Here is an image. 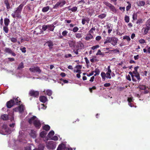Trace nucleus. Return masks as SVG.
<instances>
[{
    "label": "nucleus",
    "instance_id": "nucleus-5",
    "mask_svg": "<svg viewBox=\"0 0 150 150\" xmlns=\"http://www.w3.org/2000/svg\"><path fill=\"white\" fill-rule=\"evenodd\" d=\"M12 131V129H10L6 125H4L1 129H0V134L5 135L10 134Z\"/></svg>",
    "mask_w": 150,
    "mask_h": 150
},
{
    "label": "nucleus",
    "instance_id": "nucleus-35",
    "mask_svg": "<svg viewBox=\"0 0 150 150\" xmlns=\"http://www.w3.org/2000/svg\"><path fill=\"white\" fill-rule=\"evenodd\" d=\"M68 9L69 10H71L72 12H75L77 11V8L76 6L74 7L71 8H69L68 7Z\"/></svg>",
    "mask_w": 150,
    "mask_h": 150
},
{
    "label": "nucleus",
    "instance_id": "nucleus-36",
    "mask_svg": "<svg viewBox=\"0 0 150 150\" xmlns=\"http://www.w3.org/2000/svg\"><path fill=\"white\" fill-rule=\"evenodd\" d=\"M47 43V44L48 46L50 48H52V47L53 45V43L50 41H48Z\"/></svg>",
    "mask_w": 150,
    "mask_h": 150
},
{
    "label": "nucleus",
    "instance_id": "nucleus-21",
    "mask_svg": "<svg viewBox=\"0 0 150 150\" xmlns=\"http://www.w3.org/2000/svg\"><path fill=\"white\" fill-rule=\"evenodd\" d=\"M89 20L88 18H84L82 19V23L83 25H84L85 23V22H86L88 23H89Z\"/></svg>",
    "mask_w": 150,
    "mask_h": 150
},
{
    "label": "nucleus",
    "instance_id": "nucleus-59",
    "mask_svg": "<svg viewBox=\"0 0 150 150\" xmlns=\"http://www.w3.org/2000/svg\"><path fill=\"white\" fill-rule=\"evenodd\" d=\"M95 27L92 28L89 31V33H91L93 32V31L95 30Z\"/></svg>",
    "mask_w": 150,
    "mask_h": 150
},
{
    "label": "nucleus",
    "instance_id": "nucleus-31",
    "mask_svg": "<svg viewBox=\"0 0 150 150\" xmlns=\"http://www.w3.org/2000/svg\"><path fill=\"white\" fill-rule=\"evenodd\" d=\"M12 50L9 48H6L4 50V52L6 53L10 54L11 53Z\"/></svg>",
    "mask_w": 150,
    "mask_h": 150
},
{
    "label": "nucleus",
    "instance_id": "nucleus-23",
    "mask_svg": "<svg viewBox=\"0 0 150 150\" xmlns=\"http://www.w3.org/2000/svg\"><path fill=\"white\" fill-rule=\"evenodd\" d=\"M10 21L9 19L5 18L4 19V23L5 26H8L9 23Z\"/></svg>",
    "mask_w": 150,
    "mask_h": 150
},
{
    "label": "nucleus",
    "instance_id": "nucleus-4",
    "mask_svg": "<svg viewBox=\"0 0 150 150\" xmlns=\"http://www.w3.org/2000/svg\"><path fill=\"white\" fill-rule=\"evenodd\" d=\"M105 71L106 72V73L103 72H102L101 73V76L102 79L104 80L105 79V78L110 79L111 78V73L112 71L110 68V66H108Z\"/></svg>",
    "mask_w": 150,
    "mask_h": 150
},
{
    "label": "nucleus",
    "instance_id": "nucleus-43",
    "mask_svg": "<svg viewBox=\"0 0 150 150\" xmlns=\"http://www.w3.org/2000/svg\"><path fill=\"white\" fill-rule=\"evenodd\" d=\"M106 16V15L104 13H103L98 16V17L101 19H103Z\"/></svg>",
    "mask_w": 150,
    "mask_h": 150
},
{
    "label": "nucleus",
    "instance_id": "nucleus-11",
    "mask_svg": "<svg viewBox=\"0 0 150 150\" xmlns=\"http://www.w3.org/2000/svg\"><path fill=\"white\" fill-rule=\"evenodd\" d=\"M127 101L128 102V105L131 107H135L136 106H135L134 104V99L132 97H130L128 98Z\"/></svg>",
    "mask_w": 150,
    "mask_h": 150
},
{
    "label": "nucleus",
    "instance_id": "nucleus-16",
    "mask_svg": "<svg viewBox=\"0 0 150 150\" xmlns=\"http://www.w3.org/2000/svg\"><path fill=\"white\" fill-rule=\"evenodd\" d=\"M67 147L65 144L62 143L59 145L57 150H66Z\"/></svg>",
    "mask_w": 150,
    "mask_h": 150
},
{
    "label": "nucleus",
    "instance_id": "nucleus-3",
    "mask_svg": "<svg viewBox=\"0 0 150 150\" xmlns=\"http://www.w3.org/2000/svg\"><path fill=\"white\" fill-rule=\"evenodd\" d=\"M18 98V97L17 98L14 97L13 99L8 102L6 103L7 107L8 108H10L14 105H19L21 101L19 100Z\"/></svg>",
    "mask_w": 150,
    "mask_h": 150
},
{
    "label": "nucleus",
    "instance_id": "nucleus-26",
    "mask_svg": "<svg viewBox=\"0 0 150 150\" xmlns=\"http://www.w3.org/2000/svg\"><path fill=\"white\" fill-rule=\"evenodd\" d=\"M47 134L46 131H42L41 132L40 134V136L42 138H44L45 137Z\"/></svg>",
    "mask_w": 150,
    "mask_h": 150
},
{
    "label": "nucleus",
    "instance_id": "nucleus-33",
    "mask_svg": "<svg viewBox=\"0 0 150 150\" xmlns=\"http://www.w3.org/2000/svg\"><path fill=\"white\" fill-rule=\"evenodd\" d=\"M44 129L46 131L49 130L50 129V127L48 125H46L43 127Z\"/></svg>",
    "mask_w": 150,
    "mask_h": 150
},
{
    "label": "nucleus",
    "instance_id": "nucleus-62",
    "mask_svg": "<svg viewBox=\"0 0 150 150\" xmlns=\"http://www.w3.org/2000/svg\"><path fill=\"white\" fill-rule=\"evenodd\" d=\"M107 28L108 29H112V26H111V24H108L107 25Z\"/></svg>",
    "mask_w": 150,
    "mask_h": 150
},
{
    "label": "nucleus",
    "instance_id": "nucleus-52",
    "mask_svg": "<svg viewBox=\"0 0 150 150\" xmlns=\"http://www.w3.org/2000/svg\"><path fill=\"white\" fill-rule=\"evenodd\" d=\"M68 33L67 31L66 30L64 31L62 33V34L63 36H65Z\"/></svg>",
    "mask_w": 150,
    "mask_h": 150
},
{
    "label": "nucleus",
    "instance_id": "nucleus-13",
    "mask_svg": "<svg viewBox=\"0 0 150 150\" xmlns=\"http://www.w3.org/2000/svg\"><path fill=\"white\" fill-rule=\"evenodd\" d=\"M118 41V39L115 37H111V44L113 46L116 45Z\"/></svg>",
    "mask_w": 150,
    "mask_h": 150
},
{
    "label": "nucleus",
    "instance_id": "nucleus-18",
    "mask_svg": "<svg viewBox=\"0 0 150 150\" xmlns=\"http://www.w3.org/2000/svg\"><path fill=\"white\" fill-rule=\"evenodd\" d=\"M39 99L40 101L43 103H45L48 100L47 97L44 96H40Z\"/></svg>",
    "mask_w": 150,
    "mask_h": 150
},
{
    "label": "nucleus",
    "instance_id": "nucleus-44",
    "mask_svg": "<svg viewBox=\"0 0 150 150\" xmlns=\"http://www.w3.org/2000/svg\"><path fill=\"white\" fill-rule=\"evenodd\" d=\"M91 62H93L98 61V60L96 58V57H94L93 58L90 59Z\"/></svg>",
    "mask_w": 150,
    "mask_h": 150
},
{
    "label": "nucleus",
    "instance_id": "nucleus-6",
    "mask_svg": "<svg viewBox=\"0 0 150 150\" xmlns=\"http://www.w3.org/2000/svg\"><path fill=\"white\" fill-rule=\"evenodd\" d=\"M26 137V135L25 134L24 131L20 130L19 132V135L18 137V139L19 141L20 142H22L24 143H25V138Z\"/></svg>",
    "mask_w": 150,
    "mask_h": 150
},
{
    "label": "nucleus",
    "instance_id": "nucleus-9",
    "mask_svg": "<svg viewBox=\"0 0 150 150\" xmlns=\"http://www.w3.org/2000/svg\"><path fill=\"white\" fill-rule=\"evenodd\" d=\"M47 147L49 149H54L55 148L56 146L52 141H50L46 144Z\"/></svg>",
    "mask_w": 150,
    "mask_h": 150
},
{
    "label": "nucleus",
    "instance_id": "nucleus-40",
    "mask_svg": "<svg viewBox=\"0 0 150 150\" xmlns=\"http://www.w3.org/2000/svg\"><path fill=\"white\" fill-rule=\"evenodd\" d=\"M75 35L76 37L78 39L82 37L81 34L80 33H76Z\"/></svg>",
    "mask_w": 150,
    "mask_h": 150
},
{
    "label": "nucleus",
    "instance_id": "nucleus-7",
    "mask_svg": "<svg viewBox=\"0 0 150 150\" xmlns=\"http://www.w3.org/2000/svg\"><path fill=\"white\" fill-rule=\"evenodd\" d=\"M66 3L65 1L64 0H60L54 6L53 8L57 9L59 7H62Z\"/></svg>",
    "mask_w": 150,
    "mask_h": 150
},
{
    "label": "nucleus",
    "instance_id": "nucleus-56",
    "mask_svg": "<svg viewBox=\"0 0 150 150\" xmlns=\"http://www.w3.org/2000/svg\"><path fill=\"white\" fill-rule=\"evenodd\" d=\"M40 107H41V108L44 110L46 109L47 108V106H45L44 104H42L40 106Z\"/></svg>",
    "mask_w": 150,
    "mask_h": 150
},
{
    "label": "nucleus",
    "instance_id": "nucleus-12",
    "mask_svg": "<svg viewBox=\"0 0 150 150\" xmlns=\"http://www.w3.org/2000/svg\"><path fill=\"white\" fill-rule=\"evenodd\" d=\"M129 74L131 75L132 80L134 81H136V80L134 79V77H136L137 79L138 80H139L140 79V75L139 73L135 75H134L132 74V73L131 72H129Z\"/></svg>",
    "mask_w": 150,
    "mask_h": 150
},
{
    "label": "nucleus",
    "instance_id": "nucleus-27",
    "mask_svg": "<svg viewBox=\"0 0 150 150\" xmlns=\"http://www.w3.org/2000/svg\"><path fill=\"white\" fill-rule=\"evenodd\" d=\"M48 26L47 29L48 30L51 31H53L54 30V27L52 25H48Z\"/></svg>",
    "mask_w": 150,
    "mask_h": 150
},
{
    "label": "nucleus",
    "instance_id": "nucleus-61",
    "mask_svg": "<svg viewBox=\"0 0 150 150\" xmlns=\"http://www.w3.org/2000/svg\"><path fill=\"white\" fill-rule=\"evenodd\" d=\"M76 68L77 69L81 70L82 68V66L81 65H77L76 66Z\"/></svg>",
    "mask_w": 150,
    "mask_h": 150
},
{
    "label": "nucleus",
    "instance_id": "nucleus-32",
    "mask_svg": "<svg viewBox=\"0 0 150 150\" xmlns=\"http://www.w3.org/2000/svg\"><path fill=\"white\" fill-rule=\"evenodd\" d=\"M49 8L50 7L49 6L44 7L42 8V11L43 12H46L48 11Z\"/></svg>",
    "mask_w": 150,
    "mask_h": 150
},
{
    "label": "nucleus",
    "instance_id": "nucleus-63",
    "mask_svg": "<svg viewBox=\"0 0 150 150\" xmlns=\"http://www.w3.org/2000/svg\"><path fill=\"white\" fill-rule=\"evenodd\" d=\"M8 61L13 62L14 60V59L13 58H8L7 59Z\"/></svg>",
    "mask_w": 150,
    "mask_h": 150
},
{
    "label": "nucleus",
    "instance_id": "nucleus-28",
    "mask_svg": "<svg viewBox=\"0 0 150 150\" xmlns=\"http://www.w3.org/2000/svg\"><path fill=\"white\" fill-rule=\"evenodd\" d=\"M4 4L6 6V8L9 9L10 8V6L8 0H5L4 1Z\"/></svg>",
    "mask_w": 150,
    "mask_h": 150
},
{
    "label": "nucleus",
    "instance_id": "nucleus-24",
    "mask_svg": "<svg viewBox=\"0 0 150 150\" xmlns=\"http://www.w3.org/2000/svg\"><path fill=\"white\" fill-rule=\"evenodd\" d=\"M138 6H144L145 4V2L144 1H140L137 2Z\"/></svg>",
    "mask_w": 150,
    "mask_h": 150
},
{
    "label": "nucleus",
    "instance_id": "nucleus-53",
    "mask_svg": "<svg viewBox=\"0 0 150 150\" xmlns=\"http://www.w3.org/2000/svg\"><path fill=\"white\" fill-rule=\"evenodd\" d=\"M79 28L77 27H75L73 28L72 31L73 32L76 33L77 32Z\"/></svg>",
    "mask_w": 150,
    "mask_h": 150
},
{
    "label": "nucleus",
    "instance_id": "nucleus-48",
    "mask_svg": "<svg viewBox=\"0 0 150 150\" xmlns=\"http://www.w3.org/2000/svg\"><path fill=\"white\" fill-rule=\"evenodd\" d=\"M94 73H95L96 74H99L100 73V71L98 69L96 68L95 69L94 71H93Z\"/></svg>",
    "mask_w": 150,
    "mask_h": 150
},
{
    "label": "nucleus",
    "instance_id": "nucleus-64",
    "mask_svg": "<svg viewBox=\"0 0 150 150\" xmlns=\"http://www.w3.org/2000/svg\"><path fill=\"white\" fill-rule=\"evenodd\" d=\"M21 50V51L23 52V53H25V52H26V48L25 47H23V48H21L20 49Z\"/></svg>",
    "mask_w": 150,
    "mask_h": 150
},
{
    "label": "nucleus",
    "instance_id": "nucleus-34",
    "mask_svg": "<svg viewBox=\"0 0 150 150\" xmlns=\"http://www.w3.org/2000/svg\"><path fill=\"white\" fill-rule=\"evenodd\" d=\"M44 146L42 145H40L38 146V148H36L33 150H43Z\"/></svg>",
    "mask_w": 150,
    "mask_h": 150
},
{
    "label": "nucleus",
    "instance_id": "nucleus-55",
    "mask_svg": "<svg viewBox=\"0 0 150 150\" xmlns=\"http://www.w3.org/2000/svg\"><path fill=\"white\" fill-rule=\"evenodd\" d=\"M139 42L141 44H144L146 42L145 40L143 39H141L139 40Z\"/></svg>",
    "mask_w": 150,
    "mask_h": 150
},
{
    "label": "nucleus",
    "instance_id": "nucleus-58",
    "mask_svg": "<svg viewBox=\"0 0 150 150\" xmlns=\"http://www.w3.org/2000/svg\"><path fill=\"white\" fill-rule=\"evenodd\" d=\"M99 47V46L98 45H96L95 46H93L91 47V49L93 50H94L98 48Z\"/></svg>",
    "mask_w": 150,
    "mask_h": 150
},
{
    "label": "nucleus",
    "instance_id": "nucleus-57",
    "mask_svg": "<svg viewBox=\"0 0 150 150\" xmlns=\"http://www.w3.org/2000/svg\"><path fill=\"white\" fill-rule=\"evenodd\" d=\"M11 40L13 42H15L17 41V39L14 38H11Z\"/></svg>",
    "mask_w": 150,
    "mask_h": 150
},
{
    "label": "nucleus",
    "instance_id": "nucleus-46",
    "mask_svg": "<svg viewBox=\"0 0 150 150\" xmlns=\"http://www.w3.org/2000/svg\"><path fill=\"white\" fill-rule=\"evenodd\" d=\"M139 87L141 90H145L146 88L145 86L143 85H140L139 86Z\"/></svg>",
    "mask_w": 150,
    "mask_h": 150
},
{
    "label": "nucleus",
    "instance_id": "nucleus-19",
    "mask_svg": "<svg viewBox=\"0 0 150 150\" xmlns=\"http://www.w3.org/2000/svg\"><path fill=\"white\" fill-rule=\"evenodd\" d=\"M30 136L33 138H36L37 134L33 130H31L29 132Z\"/></svg>",
    "mask_w": 150,
    "mask_h": 150
},
{
    "label": "nucleus",
    "instance_id": "nucleus-41",
    "mask_svg": "<svg viewBox=\"0 0 150 150\" xmlns=\"http://www.w3.org/2000/svg\"><path fill=\"white\" fill-rule=\"evenodd\" d=\"M123 39H124V40L126 39L127 40V41L128 42L129 41L131 40V39H130V37L128 36H124L123 37Z\"/></svg>",
    "mask_w": 150,
    "mask_h": 150
},
{
    "label": "nucleus",
    "instance_id": "nucleus-51",
    "mask_svg": "<svg viewBox=\"0 0 150 150\" xmlns=\"http://www.w3.org/2000/svg\"><path fill=\"white\" fill-rule=\"evenodd\" d=\"M127 3L129 4L126 7V10L128 11L131 8V4H130L127 1Z\"/></svg>",
    "mask_w": 150,
    "mask_h": 150
},
{
    "label": "nucleus",
    "instance_id": "nucleus-47",
    "mask_svg": "<svg viewBox=\"0 0 150 150\" xmlns=\"http://www.w3.org/2000/svg\"><path fill=\"white\" fill-rule=\"evenodd\" d=\"M23 63H21L18 67V69H21L23 68Z\"/></svg>",
    "mask_w": 150,
    "mask_h": 150
},
{
    "label": "nucleus",
    "instance_id": "nucleus-38",
    "mask_svg": "<svg viewBox=\"0 0 150 150\" xmlns=\"http://www.w3.org/2000/svg\"><path fill=\"white\" fill-rule=\"evenodd\" d=\"M103 3L106 6L110 8L112 6V4L107 2H104Z\"/></svg>",
    "mask_w": 150,
    "mask_h": 150
},
{
    "label": "nucleus",
    "instance_id": "nucleus-20",
    "mask_svg": "<svg viewBox=\"0 0 150 150\" xmlns=\"http://www.w3.org/2000/svg\"><path fill=\"white\" fill-rule=\"evenodd\" d=\"M93 38V35L91 34V33H89V34H87L85 38V39L86 40H88L90 39H92Z\"/></svg>",
    "mask_w": 150,
    "mask_h": 150
},
{
    "label": "nucleus",
    "instance_id": "nucleus-49",
    "mask_svg": "<svg viewBox=\"0 0 150 150\" xmlns=\"http://www.w3.org/2000/svg\"><path fill=\"white\" fill-rule=\"evenodd\" d=\"M137 14L134 13L132 16V19L133 20H136L137 18Z\"/></svg>",
    "mask_w": 150,
    "mask_h": 150
},
{
    "label": "nucleus",
    "instance_id": "nucleus-1",
    "mask_svg": "<svg viewBox=\"0 0 150 150\" xmlns=\"http://www.w3.org/2000/svg\"><path fill=\"white\" fill-rule=\"evenodd\" d=\"M24 5L23 4H21L18 7L16 8V9L11 14V16L13 18H15L16 17L18 18H21V14Z\"/></svg>",
    "mask_w": 150,
    "mask_h": 150
},
{
    "label": "nucleus",
    "instance_id": "nucleus-8",
    "mask_svg": "<svg viewBox=\"0 0 150 150\" xmlns=\"http://www.w3.org/2000/svg\"><path fill=\"white\" fill-rule=\"evenodd\" d=\"M24 109V105H22L13 109V110L15 112H19L20 113H21L23 111Z\"/></svg>",
    "mask_w": 150,
    "mask_h": 150
},
{
    "label": "nucleus",
    "instance_id": "nucleus-50",
    "mask_svg": "<svg viewBox=\"0 0 150 150\" xmlns=\"http://www.w3.org/2000/svg\"><path fill=\"white\" fill-rule=\"evenodd\" d=\"M48 25H43L42 27V29L44 31L46 30L48 28Z\"/></svg>",
    "mask_w": 150,
    "mask_h": 150
},
{
    "label": "nucleus",
    "instance_id": "nucleus-15",
    "mask_svg": "<svg viewBox=\"0 0 150 150\" xmlns=\"http://www.w3.org/2000/svg\"><path fill=\"white\" fill-rule=\"evenodd\" d=\"M29 94L31 96H33L35 97H37L39 95V93L38 91L31 90Z\"/></svg>",
    "mask_w": 150,
    "mask_h": 150
},
{
    "label": "nucleus",
    "instance_id": "nucleus-30",
    "mask_svg": "<svg viewBox=\"0 0 150 150\" xmlns=\"http://www.w3.org/2000/svg\"><path fill=\"white\" fill-rule=\"evenodd\" d=\"M144 21V20L142 18H139L137 20V21L136 22V23L137 24H140L142 23Z\"/></svg>",
    "mask_w": 150,
    "mask_h": 150
},
{
    "label": "nucleus",
    "instance_id": "nucleus-42",
    "mask_svg": "<svg viewBox=\"0 0 150 150\" xmlns=\"http://www.w3.org/2000/svg\"><path fill=\"white\" fill-rule=\"evenodd\" d=\"M110 8L114 13H115L117 11L116 9L113 5Z\"/></svg>",
    "mask_w": 150,
    "mask_h": 150
},
{
    "label": "nucleus",
    "instance_id": "nucleus-39",
    "mask_svg": "<svg viewBox=\"0 0 150 150\" xmlns=\"http://www.w3.org/2000/svg\"><path fill=\"white\" fill-rule=\"evenodd\" d=\"M8 26H5L3 27V30L6 33H8Z\"/></svg>",
    "mask_w": 150,
    "mask_h": 150
},
{
    "label": "nucleus",
    "instance_id": "nucleus-14",
    "mask_svg": "<svg viewBox=\"0 0 150 150\" xmlns=\"http://www.w3.org/2000/svg\"><path fill=\"white\" fill-rule=\"evenodd\" d=\"M9 115L8 117V115H6L4 114V115H2L1 116V118L2 119L4 120H6L8 119V118H9L11 121L13 120L14 118L13 115L11 116V117L10 118L9 117Z\"/></svg>",
    "mask_w": 150,
    "mask_h": 150
},
{
    "label": "nucleus",
    "instance_id": "nucleus-45",
    "mask_svg": "<svg viewBox=\"0 0 150 150\" xmlns=\"http://www.w3.org/2000/svg\"><path fill=\"white\" fill-rule=\"evenodd\" d=\"M50 139H52L54 141H57L58 139V138L57 136H54L52 137Z\"/></svg>",
    "mask_w": 150,
    "mask_h": 150
},
{
    "label": "nucleus",
    "instance_id": "nucleus-10",
    "mask_svg": "<svg viewBox=\"0 0 150 150\" xmlns=\"http://www.w3.org/2000/svg\"><path fill=\"white\" fill-rule=\"evenodd\" d=\"M30 71L33 72H37L40 74L41 73V71L38 67H32L29 69Z\"/></svg>",
    "mask_w": 150,
    "mask_h": 150
},
{
    "label": "nucleus",
    "instance_id": "nucleus-54",
    "mask_svg": "<svg viewBox=\"0 0 150 150\" xmlns=\"http://www.w3.org/2000/svg\"><path fill=\"white\" fill-rule=\"evenodd\" d=\"M31 146L29 145L27 147L25 148V150H31Z\"/></svg>",
    "mask_w": 150,
    "mask_h": 150
},
{
    "label": "nucleus",
    "instance_id": "nucleus-2",
    "mask_svg": "<svg viewBox=\"0 0 150 150\" xmlns=\"http://www.w3.org/2000/svg\"><path fill=\"white\" fill-rule=\"evenodd\" d=\"M28 122L30 124H33L37 128H39L41 126V123L40 121L35 116H33L29 118Z\"/></svg>",
    "mask_w": 150,
    "mask_h": 150
},
{
    "label": "nucleus",
    "instance_id": "nucleus-37",
    "mask_svg": "<svg viewBox=\"0 0 150 150\" xmlns=\"http://www.w3.org/2000/svg\"><path fill=\"white\" fill-rule=\"evenodd\" d=\"M125 21L127 23H128L129 21V16L126 15L125 17Z\"/></svg>",
    "mask_w": 150,
    "mask_h": 150
},
{
    "label": "nucleus",
    "instance_id": "nucleus-60",
    "mask_svg": "<svg viewBox=\"0 0 150 150\" xmlns=\"http://www.w3.org/2000/svg\"><path fill=\"white\" fill-rule=\"evenodd\" d=\"M146 25L150 26V18L146 21Z\"/></svg>",
    "mask_w": 150,
    "mask_h": 150
},
{
    "label": "nucleus",
    "instance_id": "nucleus-17",
    "mask_svg": "<svg viewBox=\"0 0 150 150\" xmlns=\"http://www.w3.org/2000/svg\"><path fill=\"white\" fill-rule=\"evenodd\" d=\"M146 27L145 28H143L142 31H144V35L146 34L149 30H150V26L146 25Z\"/></svg>",
    "mask_w": 150,
    "mask_h": 150
},
{
    "label": "nucleus",
    "instance_id": "nucleus-29",
    "mask_svg": "<svg viewBox=\"0 0 150 150\" xmlns=\"http://www.w3.org/2000/svg\"><path fill=\"white\" fill-rule=\"evenodd\" d=\"M111 39V37H107L104 42V44H105L108 43H110Z\"/></svg>",
    "mask_w": 150,
    "mask_h": 150
},
{
    "label": "nucleus",
    "instance_id": "nucleus-22",
    "mask_svg": "<svg viewBox=\"0 0 150 150\" xmlns=\"http://www.w3.org/2000/svg\"><path fill=\"white\" fill-rule=\"evenodd\" d=\"M54 134V132L52 130L50 131L47 135V137L49 139H50Z\"/></svg>",
    "mask_w": 150,
    "mask_h": 150
},
{
    "label": "nucleus",
    "instance_id": "nucleus-25",
    "mask_svg": "<svg viewBox=\"0 0 150 150\" xmlns=\"http://www.w3.org/2000/svg\"><path fill=\"white\" fill-rule=\"evenodd\" d=\"M44 91L45 94L49 96H50L52 93V91L50 90H47L46 91Z\"/></svg>",
    "mask_w": 150,
    "mask_h": 150
}]
</instances>
